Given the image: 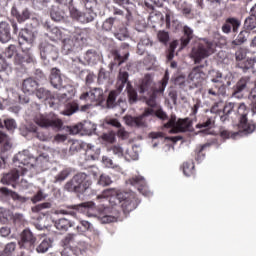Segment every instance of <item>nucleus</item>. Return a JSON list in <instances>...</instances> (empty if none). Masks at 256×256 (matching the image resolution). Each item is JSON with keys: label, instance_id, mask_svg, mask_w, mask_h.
<instances>
[{"label": "nucleus", "instance_id": "obj_1", "mask_svg": "<svg viewBox=\"0 0 256 256\" xmlns=\"http://www.w3.org/2000/svg\"><path fill=\"white\" fill-rule=\"evenodd\" d=\"M98 199H108L110 206L100 208L99 219L101 223H115L116 221H123L121 218V209L124 215H129L131 211L137 209V198L134 194L129 192H119L114 188L106 189Z\"/></svg>", "mask_w": 256, "mask_h": 256}, {"label": "nucleus", "instance_id": "obj_2", "mask_svg": "<svg viewBox=\"0 0 256 256\" xmlns=\"http://www.w3.org/2000/svg\"><path fill=\"white\" fill-rule=\"evenodd\" d=\"M127 79H129V72L120 70L116 89L109 92L106 100L107 109H117L120 115H123V113H125L129 107L127 105V99L120 97L117 101V97H119L123 89H125Z\"/></svg>", "mask_w": 256, "mask_h": 256}, {"label": "nucleus", "instance_id": "obj_3", "mask_svg": "<svg viewBox=\"0 0 256 256\" xmlns=\"http://www.w3.org/2000/svg\"><path fill=\"white\" fill-rule=\"evenodd\" d=\"M69 33H70V37L64 38L62 42L63 43L62 53H64V55L75 53L77 49H81L83 45H86L89 38L93 35V29L73 28L72 30H69Z\"/></svg>", "mask_w": 256, "mask_h": 256}, {"label": "nucleus", "instance_id": "obj_4", "mask_svg": "<svg viewBox=\"0 0 256 256\" xmlns=\"http://www.w3.org/2000/svg\"><path fill=\"white\" fill-rule=\"evenodd\" d=\"M91 185H93V182L89 179V176L84 172H80L65 183L64 190L68 191V193H76L79 199H85L93 194Z\"/></svg>", "mask_w": 256, "mask_h": 256}, {"label": "nucleus", "instance_id": "obj_5", "mask_svg": "<svg viewBox=\"0 0 256 256\" xmlns=\"http://www.w3.org/2000/svg\"><path fill=\"white\" fill-rule=\"evenodd\" d=\"M152 117H158L162 121L167 119V113L163 109L153 110V108H146L144 112L139 116H124V121L128 127H135L136 129H145L149 127V121Z\"/></svg>", "mask_w": 256, "mask_h": 256}, {"label": "nucleus", "instance_id": "obj_6", "mask_svg": "<svg viewBox=\"0 0 256 256\" xmlns=\"http://www.w3.org/2000/svg\"><path fill=\"white\" fill-rule=\"evenodd\" d=\"M32 161H36L37 163H49V155L47 153H42L38 157H33L29 153V150H24L16 154L13 158V163L15 167H18L19 171L22 172V175L27 173L28 165H31Z\"/></svg>", "mask_w": 256, "mask_h": 256}, {"label": "nucleus", "instance_id": "obj_7", "mask_svg": "<svg viewBox=\"0 0 256 256\" xmlns=\"http://www.w3.org/2000/svg\"><path fill=\"white\" fill-rule=\"evenodd\" d=\"M214 51L213 42L204 39L193 46L190 52V58L194 61L195 65H199V63H202L205 59L211 57V54L214 53Z\"/></svg>", "mask_w": 256, "mask_h": 256}, {"label": "nucleus", "instance_id": "obj_8", "mask_svg": "<svg viewBox=\"0 0 256 256\" xmlns=\"http://www.w3.org/2000/svg\"><path fill=\"white\" fill-rule=\"evenodd\" d=\"M14 65L17 66V69H22V71H27V69L37 65V58L33 50L31 48H22V53L16 54L14 58Z\"/></svg>", "mask_w": 256, "mask_h": 256}, {"label": "nucleus", "instance_id": "obj_9", "mask_svg": "<svg viewBox=\"0 0 256 256\" xmlns=\"http://www.w3.org/2000/svg\"><path fill=\"white\" fill-rule=\"evenodd\" d=\"M169 83V71H165L164 76L160 82H158L155 89H153L151 92L146 93V95L143 96V99L148 105V107H157V93H165V89L167 88V85Z\"/></svg>", "mask_w": 256, "mask_h": 256}, {"label": "nucleus", "instance_id": "obj_10", "mask_svg": "<svg viewBox=\"0 0 256 256\" xmlns=\"http://www.w3.org/2000/svg\"><path fill=\"white\" fill-rule=\"evenodd\" d=\"M76 5L77 2L75 0H70L68 8L72 19H76V21L82 23L83 25L93 23V21H95L97 14L93 10L81 12L79 9H77Z\"/></svg>", "mask_w": 256, "mask_h": 256}, {"label": "nucleus", "instance_id": "obj_11", "mask_svg": "<svg viewBox=\"0 0 256 256\" xmlns=\"http://www.w3.org/2000/svg\"><path fill=\"white\" fill-rule=\"evenodd\" d=\"M40 57L45 65H49L51 61L59 59V48L55 44L44 40L39 44Z\"/></svg>", "mask_w": 256, "mask_h": 256}, {"label": "nucleus", "instance_id": "obj_12", "mask_svg": "<svg viewBox=\"0 0 256 256\" xmlns=\"http://www.w3.org/2000/svg\"><path fill=\"white\" fill-rule=\"evenodd\" d=\"M34 123L42 129H62L63 120L55 117L53 114H38L34 117Z\"/></svg>", "mask_w": 256, "mask_h": 256}, {"label": "nucleus", "instance_id": "obj_13", "mask_svg": "<svg viewBox=\"0 0 256 256\" xmlns=\"http://www.w3.org/2000/svg\"><path fill=\"white\" fill-rule=\"evenodd\" d=\"M164 127L171 129L170 133H187V131H191V127H193V121L189 118H180L178 120L171 118L164 124Z\"/></svg>", "mask_w": 256, "mask_h": 256}, {"label": "nucleus", "instance_id": "obj_14", "mask_svg": "<svg viewBox=\"0 0 256 256\" xmlns=\"http://www.w3.org/2000/svg\"><path fill=\"white\" fill-rule=\"evenodd\" d=\"M19 33V26L15 20H10V23L7 21L0 22V42L9 43L13 39V35Z\"/></svg>", "mask_w": 256, "mask_h": 256}, {"label": "nucleus", "instance_id": "obj_15", "mask_svg": "<svg viewBox=\"0 0 256 256\" xmlns=\"http://www.w3.org/2000/svg\"><path fill=\"white\" fill-rule=\"evenodd\" d=\"M35 243H37V237L31 231V229L26 228L20 234V241L18 245L20 249H26V251H35Z\"/></svg>", "mask_w": 256, "mask_h": 256}, {"label": "nucleus", "instance_id": "obj_16", "mask_svg": "<svg viewBox=\"0 0 256 256\" xmlns=\"http://www.w3.org/2000/svg\"><path fill=\"white\" fill-rule=\"evenodd\" d=\"M205 64L195 66L188 75V80L195 87H201V83L207 79V74L203 71Z\"/></svg>", "mask_w": 256, "mask_h": 256}, {"label": "nucleus", "instance_id": "obj_17", "mask_svg": "<svg viewBox=\"0 0 256 256\" xmlns=\"http://www.w3.org/2000/svg\"><path fill=\"white\" fill-rule=\"evenodd\" d=\"M4 199H12L18 205H25V203L29 201V198H25V196H22L5 186L0 187V201H3Z\"/></svg>", "mask_w": 256, "mask_h": 256}, {"label": "nucleus", "instance_id": "obj_18", "mask_svg": "<svg viewBox=\"0 0 256 256\" xmlns=\"http://www.w3.org/2000/svg\"><path fill=\"white\" fill-rule=\"evenodd\" d=\"M251 89V79L249 77L241 78L236 85L233 86L232 97L235 99H243V93Z\"/></svg>", "mask_w": 256, "mask_h": 256}, {"label": "nucleus", "instance_id": "obj_19", "mask_svg": "<svg viewBox=\"0 0 256 256\" xmlns=\"http://www.w3.org/2000/svg\"><path fill=\"white\" fill-rule=\"evenodd\" d=\"M81 101H90L91 103H103L105 97L103 96V89L93 88L89 92H84L80 95Z\"/></svg>", "mask_w": 256, "mask_h": 256}, {"label": "nucleus", "instance_id": "obj_20", "mask_svg": "<svg viewBox=\"0 0 256 256\" xmlns=\"http://www.w3.org/2000/svg\"><path fill=\"white\" fill-rule=\"evenodd\" d=\"M68 215L71 217H77V213H85V211H93L95 209V203L93 202H84L76 205H68Z\"/></svg>", "mask_w": 256, "mask_h": 256}, {"label": "nucleus", "instance_id": "obj_21", "mask_svg": "<svg viewBox=\"0 0 256 256\" xmlns=\"http://www.w3.org/2000/svg\"><path fill=\"white\" fill-rule=\"evenodd\" d=\"M19 177H21V170L15 168L10 172L3 173L0 183H2V185H11L15 188L17 181H19Z\"/></svg>", "mask_w": 256, "mask_h": 256}, {"label": "nucleus", "instance_id": "obj_22", "mask_svg": "<svg viewBox=\"0 0 256 256\" xmlns=\"http://www.w3.org/2000/svg\"><path fill=\"white\" fill-rule=\"evenodd\" d=\"M44 28L47 31L45 35L50 41H59L65 37V34H63L61 29H59L57 26H52L49 22L44 23Z\"/></svg>", "mask_w": 256, "mask_h": 256}, {"label": "nucleus", "instance_id": "obj_23", "mask_svg": "<svg viewBox=\"0 0 256 256\" xmlns=\"http://www.w3.org/2000/svg\"><path fill=\"white\" fill-rule=\"evenodd\" d=\"M150 139L153 140V145L152 147L155 149V147H158L159 145V141H157V139H161V141H163V139L165 141H171L172 143H177L178 141H181L183 139V136L178 135V136H166L163 132H151L149 134Z\"/></svg>", "mask_w": 256, "mask_h": 256}, {"label": "nucleus", "instance_id": "obj_24", "mask_svg": "<svg viewBox=\"0 0 256 256\" xmlns=\"http://www.w3.org/2000/svg\"><path fill=\"white\" fill-rule=\"evenodd\" d=\"M239 27H241V20H239V18L228 17L222 25V32H224L225 35H229L231 31L232 33H237Z\"/></svg>", "mask_w": 256, "mask_h": 256}, {"label": "nucleus", "instance_id": "obj_25", "mask_svg": "<svg viewBox=\"0 0 256 256\" xmlns=\"http://www.w3.org/2000/svg\"><path fill=\"white\" fill-rule=\"evenodd\" d=\"M155 89V82H153V77L150 74H146L138 85V93L140 95H145L151 93Z\"/></svg>", "mask_w": 256, "mask_h": 256}, {"label": "nucleus", "instance_id": "obj_26", "mask_svg": "<svg viewBox=\"0 0 256 256\" xmlns=\"http://www.w3.org/2000/svg\"><path fill=\"white\" fill-rule=\"evenodd\" d=\"M129 182L134 187H138L139 193H142V195H144V197H152L153 196V192L148 191L147 187H145V185H147V183L145 182V177L134 176L129 180Z\"/></svg>", "mask_w": 256, "mask_h": 256}, {"label": "nucleus", "instance_id": "obj_27", "mask_svg": "<svg viewBox=\"0 0 256 256\" xmlns=\"http://www.w3.org/2000/svg\"><path fill=\"white\" fill-rule=\"evenodd\" d=\"M50 17L52 21L56 23H63L67 19V11H65V6L52 5L50 8Z\"/></svg>", "mask_w": 256, "mask_h": 256}, {"label": "nucleus", "instance_id": "obj_28", "mask_svg": "<svg viewBox=\"0 0 256 256\" xmlns=\"http://www.w3.org/2000/svg\"><path fill=\"white\" fill-rule=\"evenodd\" d=\"M50 83L58 91L65 89V86H63V74L59 68L54 67L50 70Z\"/></svg>", "mask_w": 256, "mask_h": 256}, {"label": "nucleus", "instance_id": "obj_29", "mask_svg": "<svg viewBox=\"0 0 256 256\" xmlns=\"http://www.w3.org/2000/svg\"><path fill=\"white\" fill-rule=\"evenodd\" d=\"M35 39H37V32L33 31V29L24 28L19 32L20 45H23V43L33 45Z\"/></svg>", "mask_w": 256, "mask_h": 256}, {"label": "nucleus", "instance_id": "obj_30", "mask_svg": "<svg viewBox=\"0 0 256 256\" xmlns=\"http://www.w3.org/2000/svg\"><path fill=\"white\" fill-rule=\"evenodd\" d=\"M37 87H39V82L33 79V77H29L23 80V83H22L23 93H28V95H31L35 93V91H37Z\"/></svg>", "mask_w": 256, "mask_h": 256}, {"label": "nucleus", "instance_id": "obj_31", "mask_svg": "<svg viewBox=\"0 0 256 256\" xmlns=\"http://www.w3.org/2000/svg\"><path fill=\"white\" fill-rule=\"evenodd\" d=\"M256 58H246L243 61L236 63V67L241 69L243 73H251L253 72V68L255 67Z\"/></svg>", "mask_w": 256, "mask_h": 256}, {"label": "nucleus", "instance_id": "obj_32", "mask_svg": "<svg viewBox=\"0 0 256 256\" xmlns=\"http://www.w3.org/2000/svg\"><path fill=\"white\" fill-rule=\"evenodd\" d=\"M235 109H237L238 115H240L241 117H242V113H247V112H245V110L247 109V106H245L244 103L237 106V104H235L233 102L227 103L224 106L222 113H227V115H231L233 113V111H235Z\"/></svg>", "mask_w": 256, "mask_h": 256}, {"label": "nucleus", "instance_id": "obj_33", "mask_svg": "<svg viewBox=\"0 0 256 256\" xmlns=\"http://www.w3.org/2000/svg\"><path fill=\"white\" fill-rule=\"evenodd\" d=\"M125 85L129 105H136V103L139 101V94L137 93V90L133 88V85H131V82H129V78L127 79Z\"/></svg>", "mask_w": 256, "mask_h": 256}, {"label": "nucleus", "instance_id": "obj_34", "mask_svg": "<svg viewBox=\"0 0 256 256\" xmlns=\"http://www.w3.org/2000/svg\"><path fill=\"white\" fill-rule=\"evenodd\" d=\"M84 150L86 151L88 159H92V161H97L101 155V148L93 144L85 143Z\"/></svg>", "mask_w": 256, "mask_h": 256}, {"label": "nucleus", "instance_id": "obj_35", "mask_svg": "<svg viewBox=\"0 0 256 256\" xmlns=\"http://www.w3.org/2000/svg\"><path fill=\"white\" fill-rule=\"evenodd\" d=\"M84 60L88 63V65H97L99 61H101V55L95 49H90L84 54Z\"/></svg>", "mask_w": 256, "mask_h": 256}, {"label": "nucleus", "instance_id": "obj_36", "mask_svg": "<svg viewBox=\"0 0 256 256\" xmlns=\"http://www.w3.org/2000/svg\"><path fill=\"white\" fill-rule=\"evenodd\" d=\"M152 45H153V42H151V39H149V36L147 35L142 36L137 45L138 55H145V51H147L149 47H152Z\"/></svg>", "mask_w": 256, "mask_h": 256}, {"label": "nucleus", "instance_id": "obj_37", "mask_svg": "<svg viewBox=\"0 0 256 256\" xmlns=\"http://www.w3.org/2000/svg\"><path fill=\"white\" fill-rule=\"evenodd\" d=\"M54 226L58 231H69L70 227H75V223L67 218H60L54 221Z\"/></svg>", "mask_w": 256, "mask_h": 256}, {"label": "nucleus", "instance_id": "obj_38", "mask_svg": "<svg viewBox=\"0 0 256 256\" xmlns=\"http://www.w3.org/2000/svg\"><path fill=\"white\" fill-rule=\"evenodd\" d=\"M113 57H114V61H112L109 64L110 71H113L114 67H119L123 65V63H125V61L129 59V52H126L123 56L116 52L113 54Z\"/></svg>", "mask_w": 256, "mask_h": 256}, {"label": "nucleus", "instance_id": "obj_39", "mask_svg": "<svg viewBox=\"0 0 256 256\" xmlns=\"http://www.w3.org/2000/svg\"><path fill=\"white\" fill-rule=\"evenodd\" d=\"M77 111H79V103L77 101H72L65 104L64 110L61 111V115L71 117V115H75Z\"/></svg>", "mask_w": 256, "mask_h": 256}, {"label": "nucleus", "instance_id": "obj_40", "mask_svg": "<svg viewBox=\"0 0 256 256\" xmlns=\"http://www.w3.org/2000/svg\"><path fill=\"white\" fill-rule=\"evenodd\" d=\"M11 14L13 17H16L18 23H25V21L31 17V12H29V9L27 8L22 10V12H19L17 8L13 7Z\"/></svg>", "mask_w": 256, "mask_h": 256}, {"label": "nucleus", "instance_id": "obj_41", "mask_svg": "<svg viewBox=\"0 0 256 256\" xmlns=\"http://www.w3.org/2000/svg\"><path fill=\"white\" fill-rule=\"evenodd\" d=\"M184 36L181 38V47L184 49V47H187L189 43H191V39H193V30L191 27L185 25L183 27Z\"/></svg>", "mask_w": 256, "mask_h": 256}, {"label": "nucleus", "instance_id": "obj_42", "mask_svg": "<svg viewBox=\"0 0 256 256\" xmlns=\"http://www.w3.org/2000/svg\"><path fill=\"white\" fill-rule=\"evenodd\" d=\"M249 39V32L247 30H242L231 42V47H240V45H245V42Z\"/></svg>", "mask_w": 256, "mask_h": 256}, {"label": "nucleus", "instance_id": "obj_43", "mask_svg": "<svg viewBox=\"0 0 256 256\" xmlns=\"http://www.w3.org/2000/svg\"><path fill=\"white\" fill-rule=\"evenodd\" d=\"M71 175V168H64L60 172H58L56 175H54V179L52 180V183L61 184L65 179H67Z\"/></svg>", "mask_w": 256, "mask_h": 256}, {"label": "nucleus", "instance_id": "obj_44", "mask_svg": "<svg viewBox=\"0 0 256 256\" xmlns=\"http://www.w3.org/2000/svg\"><path fill=\"white\" fill-rule=\"evenodd\" d=\"M110 74L109 71L101 68L98 74V83L99 85H104L105 87H109L111 85V81L109 80Z\"/></svg>", "mask_w": 256, "mask_h": 256}, {"label": "nucleus", "instance_id": "obj_45", "mask_svg": "<svg viewBox=\"0 0 256 256\" xmlns=\"http://www.w3.org/2000/svg\"><path fill=\"white\" fill-rule=\"evenodd\" d=\"M208 77L211 81V83H215L216 85L219 83H223V73H221V71L219 70H209L208 71Z\"/></svg>", "mask_w": 256, "mask_h": 256}, {"label": "nucleus", "instance_id": "obj_46", "mask_svg": "<svg viewBox=\"0 0 256 256\" xmlns=\"http://www.w3.org/2000/svg\"><path fill=\"white\" fill-rule=\"evenodd\" d=\"M3 129H6L8 133H15L17 129V121L13 118H5L2 120Z\"/></svg>", "mask_w": 256, "mask_h": 256}, {"label": "nucleus", "instance_id": "obj_47", "mask_svg": "<svg viewBox=\"0 0 256 256\" xmlns=\"http://www.w3.org/2000/svg\"><path fill=\"white\" fill-rule=\"evenodd\" d=\"M112 32L118 41H125L126 39H129V31L125 26H121L118 30H114Z\"/></svg>", "mask_w": 256, "mask_h": 256}, {"label": "nucleus", "instance_id": "obj_48", "mask_svg": "<svg viewBox=\"0 0 256 256\" xmlns=\"http://www.w3.org/2000/svg\"><path fill=\"white\" fill-rule=\"evenodd\" d=\"M97 131V126L90 121H84L82 123V135H93Z\"/></svg>", "mask_w": 256, "mask_h": 256}, {"label": "nucleus", "instance_id": "obj_49", "mask_svg": "<svg viewBox=\"0 0 256 256\" xmlns=\"http://www.w3.org/2000/svg\"><path fill=\"white\" fill-rule=\"evenodd\" d=\"M85 149V142L79 140H72L69 151L73 155H77L79 151Z\"/></svg>", "mask_w": 256, "mask_h": 256}, {"label": "nucleus", "instance_id": "obj_50", "mask_svg": "<svg viewBox=\"0 0 256 256\" xmlns=\"http://www.w3.org/2000/svg\"><path fill=\"white\" fill-rule=\"evenodd\" d=\"M207 147H211V143H206L198 148H196L194 154H195V161H197L198 163H202L203 160L205 159V154L203 153V151H205V149H207Z\"/></svg>", "mask_w": 256, "mask_h": 256}, {"label": "nucleus", "instance_id": "obj_51", "mask_svg": "<svg viewBox=\"0 0 256 256\" xmlns=\"http://www.w3.org/2000/svg\"><path fill=\"white\" fill-rule=\"evenodd\" d=\"M53 247V242L49 238H45L42 243L36 247L37 253H47Z\"/></svg>", "mask_w": 256, "mask_h": 256}, {"label": "nucleus", "instance_id": "obj_52", "mask_svg": "<svg viewBox=\"0 0 256 256\" xmlns=\"http://www.w3.org/2000/svg\"><path fill=\"white\" fill-rule=\"evenodd\" d=\"M76 231L79 233H87V231H93V224L87 220H80L79 225L76 226Z\"/></svg>", "mask_w": 256, "mask_h": 256}, {"label": "nucleus", "instance_id": "obj_53", "mask_svg": "<svg viewBox=\"0 0 256 256\" xmlns=\"http://www.w3.org/2000/svg\"><path fill=\"white\" fill-rule=\"evenodd\" d=\"M26 199H28V201H26L24 205L29 203V201H32V203H39V201L47 199V194L43 189H39L32 198L26 197Z\"/></svg>", "mask_w": 256, "mask_h": 256}, {"label": "nucleus", "instance_id": "obj_54", "mask_svg": "<svg viewBox=\"0 0 256 256\" xmlns=\"http://www.w3.org/2000/svg\"><path fill=\"white\" fill-rule=\"evenodd\" d=\"M3 55L6 57V59H15L19 53L17 52V46L10 44L8 47H6L3 51Z\"/></svg>", "mask_w": 256, "mask_h": 256}, {"label": "nucleus", "instance_id": "obj_55", "mask_svg": "<svg viewBox=\"0 0 256 256\" xmlns=\"http://www.w3.org/2000/svg\"><path fill=\"white\" fill-rule=\"evenodd\" d=\"M36 97L41 99L42 101H47V99H51V91L45 89L44 87L36 88Z\"/></svg>", "mask_w": 256, "mask_h": 256}, {"label": "nucleus", "instance_id": "obj_56", "mask_svg": "<svg viewBox=\"0 0 256 256\" xmlns=\"http://www.w3.org/2000/svg\"><path fill=\"white\" fill-rule=\"evenodd\" d=\"M51 1L49 0H32V5L37 11H43L47 9Z\"/></svg>", "mask_w": 256, "mask_h": 256}, {"label": "nucleus", "instance_id": "obj_57", "mask_svg": "<svg viewBox=\"0 0 256 256\" xmlns=\"http://www.w3.org/2000/svg\"><path fill=\"white\" fill-rule=\"evenodd\" d=\"M183 173L186 177H191L195 173V164L193 161L185 162L183 164Z\"/></svg>", "mask_w": 256, "mask_h": 256}, {"label": "nucleus", "instance_id": "obj_58", "mask_svg": "<svg viewBox=\"0 0 256 256\" xmlns=\"http://www.w3.org/2000/svg\"><path fill=\"white\" fill-rule=\"evenodd\" d=\"M17 249V242H9L4 246L3 255H15Z\"/></svg>", "mask_w": 256, "mask_h": 256}, {"label": "nucleus", "instance_id": "obj_59", "mask_svg": "<svg viewBox=\"0 0 256 256\" xmlns=\"http://www.w3.org/2000/svg\"><path fill=\"white\" fill-rule=\"evenodd\" d=\"M80 77H85L86 85H91L95 81V74L89 70H82L80 72Z\"/></svg>", "mask_w": 256, "mask_h": 256}, {"label": "nucleus", "instance_id": "obj_60", "mask_svg": "<svg viewBox=\"0 0 256 256\" xmlns=\"http://www.w3.org/2000/svg\"><path fill=\"white\" fill-rule=\"evenodd\" d=\"M165 0H146L145 6L151 11H155V7H161Z\"/></svg>", "mask_w": 256, "mask_h": 256}, {"label": "nucleus", "instance_id": "obj_61", "mask_svg": "<svg viewBox=\"0 0 256 256\" xmlns=\"http://www.w3.org/2000/svg\"><path fill=\"white\" fill-rule=\"evenodd\" d=\"M34 137L38 139V141H42V143H47L48 141H51V136L49 135V133L39 130L36 131Z\"/></svg>", "mask_w": 256, "mask_h": 256}, {"label": "nucleus", "instance_id": "obj_62", "mask_svg": "<svg viewBox=\"0 0 256 256\" xmlns=\"http://www.w3.org/2000/svg\"><path fill=\"white\" fill-rule=\"evenodd\" d=\"M113 27H115V18L113 17L106 19L102 24L103 31H113Z\"/></svg>", "mask_w": 256, "mask_h": 256}, {"label": "nucleus", "instance_id": "obj_63", "mask_svg": "<svg viewBox=\"0 0 256 256\" xmlns=\"http://www.w3.org/2000/svg\"><path fill=\"white\" fill-rule=\"evenodd\" d=\"M113 183V180H111V177L107 174H101L98 180V185H101L102 187H107Z\"/></svg>", "mask_w": 256, "mask_h": 256}, {"label": "nucleus", "instance_id": "obj_64", "mask_svg": "<svg viewBox=\"0 0 256 256\" xmlns=\"http://www.w3.org/2000/svg\"><path fill=\"white\" fill-rule=\"evenodd\" d=\"M157 37L160 43H163L164 45H167V43H169V32L161 30L158 32Z\"/></svg>", "mask_w": 256, "mask_h": 256}]
</instances>
